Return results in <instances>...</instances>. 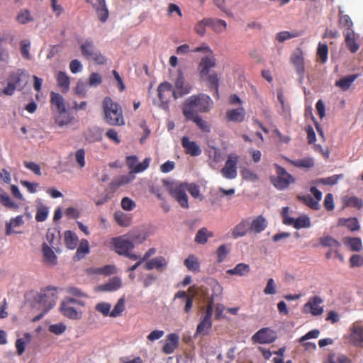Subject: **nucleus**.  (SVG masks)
I'll return each instance as SVG.
<instances>
[{"instance_id":"4d7b16f0","label":"nucleus","mask_w":363,"mask_h":363,"mask_svg":"<svg viewBox=\"0 0 363 363\" xmlns=\"http://www.w3.org/2000/svg\"><path fill=\"white\" fill-rule=\"evenodd\" d=\"M319 242L324 247H338L340 245V242L330 235L320 238Z\"/></svg>"},{"instance_id":"ddd939ff","label":"nucleus","mask_w":363,"mask_h":363,"mask_svg":"<svg viewBox=\"0 0 363 363\" xmlns=\"http://www.w3.org/2000/svg\"><path fill=\"white\" fill-rule=\"evenodd\" d=\"M323 303V300L320 296H313L304 304L303 311L315 316L320 315L323 313V307L320 306Z\"/></svg>"},{"instance_id":"2eb2a0df","label":"nucleus","mask_w":363,"mask_h":363,"mask_svg":"<svg viewBox=\"0 0 363 363\" xmlns=\"http://www.w3.org/2000/svg\"><path fill=\"white\" fill-rule=\"evenodd\" d=\"M290 61L295 67L296 71L300 78H303L305 74V63L303 51L300 48L296 49L290 57Z\"/></svg>"},{"instance_id":"c85d7f7f","label":"nucleus","mask_w":363,"mask_h":363,"mask_svg":"<svg viewBox=\"0 0 363 363\" xmlns=\"http://www.w3.org/2000/svg\"><path fill=\"white\" fill-rule=\"evenodd\" d=\"M56 80L62 92L67 93L69 89L70 79L69 76L65 72L60 71L56 75Z\"/></svg>"},{"instance_id":"dca6fc26","label":"nucleus","mask_w":363,"mask_h":363,"mask_svg":"<svg viewBox=\"0 0 363 363\" xmlns=\"http://www.w3.org/2000/svg\"><path fill=\"white\" fill-rule=\"evenodd\" d=\"M191 90V86L186 83L183 74L180 72L175 82V89L174 90L173 97L177 99L189 94Z\"/></svg>"},{"instance_id":"4c0bfd02","label":"nucleus","mask_w":363,"mask_h":363,"mask_svg":"<svg viewBox=\"0 0 363 363\" xmlns=\"http://www.w3.org/2000/svg\"><path fill=\"white\" fill-rule=\"evenodd\" d=\"M209 27L217 33H220L226 30V22L221 19L208 18Z\"/></svg>"},{"instance_id":"5fc2aeb1","label":"nucleus","mask_w":363,"mask_h":363,"mask_svg":"<svg viewBox=\"0 0 363 363\" xmlns=\"http://www.w3.org/2000/svg\"><path fill=\"white\" fill-rule=\"evenodd\" d=\"M339 26L340 27H345V30L352 29L353 22L348 15L342 14V11H340L339 13Z\"/></svg>"},{"instance_id":"e2e57ef3","label":"nucleus","mask_w":363,"mask_h":363,"mask_svg":"<svg viewBox=\"0 0 363 363\" xmlns=\"http://www.w3.org/2000/svg\"><path fill=\"white\" fill-rule=\"evenodd\" d=\"M230 250L227 248L225 245H221L216 250L217 261L220 263L224 261L226 256L229 253Z\"/></svg>"},{"instance_id":"bf43d9fd","label":"nucleus","mask_w":363,"mask_h":363,"mask_svg":"<svg viewBox=\"0 0 363 363\" xmlns=\"http://www.w3.org/2000/svg\"><path fill=\"white\" fill-rule=\"evenodd\" d=\"M206 26L209 27L208 18H203L196 24L194 30L200 36H203L206 33Z\"/></svg>"},{"instance_id":"b1692460","label":"nucleus","mask_w":363,"mask_h":363,"mask_svg":"<svg viewBox=\"0 0 363 363\" xmlns=\"http://www.w3.org/2000/svg\"><path fill=\"white\" fill-rule=\"evenodd\" d=\"M285 225H293L296 229H301L303 228H309L311 226V221L308 216L304 215L301 216L296 219L294 218H289L285 222Z\"/></svg>"},{"instance_id":"f03ea898","label":"nucleus","mask_w":363,"mask_h":363,"mask_svg":"<svg viewBox=\"0 0 363 363\" xmlns=\"http://www.w3.org/2000/svg\"><path fill=\"white\" fill-rule=\"evenodd\" d=\"M192 51L193 52H201L204 55L198 67L200 78L203 79L208 75L210 70L216 66V59L214 53L206 43L192 49Z\"/></svg>"},{"instance_id":"f8f14e48","label":"nucleus","mask_w":363,"mask_h":363,"mask_svg":"<svg viewBox=\"0 0 363 363\" xmlns=\"http://www.w3.org/2000/svg\"><path fill=\"white\" fill-rule=\"evenodd\" d=\"M276 338L274 331L269 328H263L252 335V340L260 344H269L274 342Z\"/></svg>"},{"instance_id":"3c124183","label":"nucleus","mask_w":363,"mask_h":363,"mask_svg":"<svg viewBox=\"0 0 363 363\" xmlns=\"http://www.w3.org/2000/svg\"><path fill=\"white\" fill-rule=\"evenodd\" d=\"M325 363H351V361L345 354H331L328 355Z\"/></svg>"},{"instance_id":"6e6552de","label":"nucleus","mask_w":363,"mask_h":363,"mask_svg":"<svg viewBox=\"0 0 363 363\" xmlns=\"http://www.w3.org/2000/svg\"><path fill=\"white\" fill-rule=\"evenodd\" d=\"M75 305L83 306V302L72 298H67L61 303L60 311L70 319H79L81 318V313L76 309Z\"/></svg>"},{"instance_id":"4468645a","label":"nucleus","mask_w":363,"mask_h":363,"mask_svg":"<svg viewBox=\"0 0 363 363\" xmlns=\"http://www.w3.org/2000/svg\"><path fill=\"white\" fill-rule=\"evenodd\" d=\"M157 92L161 106L164 108L167 106L170 98L173 96L172 86L167 82L161 83L157 88Z\"/></svg>"},{"instance_id":"49530a36","label":"nucleus","mask_w":363,"mask_h":363,"mask_svg":"<svg viewBox=\"0 0 363 363\" xmlns=\"http://www.w3.org/2000/svg\"><path fill=\"white\" fill-rule=\"evenodd\" d=\"M212 327V321L208 320L205 319H202L201 322L199 323L196 328L195 335H202L203 336L206 335L208 334V331Z\"/></svg>"},{"instance_id":"20e7f679","label":"nucleus","mask_w":363,"mask_h":363,"mask_svg":"<svg viewBox=\"0 0 363 363\" xmlns=\"http://www.w3.org/2000/svg\"><path fill=\"white\" fill-rule=\"evenodd\" d=\"M57 289L52 286H48L41 289L34 298L36 303L41 304L43 307V313L33 318L34 321L39 320L45 313L52 308L57 301Z\"/></svg>"},{"instance_id":"de8ad7c7","label":"nucleus","mask_w":363,"mask_h":363,"mask_svg":"<svg viewBox=\"0 0 363 363\" xmlns=\"http://www.w3.org/2000/svg\"><path fill=\"white\" fill-rule=\"evenodd\" d=\"M186 267L191 272H197L199 271V262L194 255H189L184 262Z\"/></svg>"},{"instance_id":"37998d69","label":"nucleus","mask_w":363,"mask_h":363,"mask_svg":"<svg viewBox=\"0 0 363 363\" xmlns=\"http://www.w3.org/2000/svg\"><path fill=\"white\" fill-rule=\"evenodd\" d=\"M297 199L303 202L304 204L310 207L311 209L318 210L320 208V204L318 201H315L311 195H298Z\"/></svg>"},{"instance_id":"4be33fe9","label":"nucleus","mask_w":363,"mask_h":363,"mask_svg":"<svg viewBox=\"0 0 363 363\" xmlns=\"http://www.w3.org/2000/svg\"><path fill=\"white\" fill-rule=\"evenodd\" d=\"M347 48L352 53H355L359 49V45L355 39V33L352 29L345 30L343 32Z\"/></svg>"},{"instance_id":"864d4df0","label":"nucleus","mask_w":363,"mask_h":363,"mask_svg":"<svg viewBox=\"0 0 363 363\" xmlns=\"http://www.w3.org/2000/svg\"><path fill=\"white\" fill-rule=\"evenodd\" d=\"M125 310V298L124 297L121 298L117 303L115 305L113 309L111 311L110 316L113 318L118 317Z\"/></svg>"},{"instance_id":"69168bd1","label":"nucleus","mask_w":363,"mask_h":363,"mask_svg":"<svg viewBox=\"0 0 363 363\" xmlns=\"http://www.w3.org/2000/svg\"><path fill=\"white\" fill-rule=\"evenodd\" d=\"M16 18L17 21L21 24H25L32 21V17L30 14V12L27 9L21 11Z\"/></svg>"},{"instance_id":"cd10ccee","label":"nucleus","mask_w":363,"mask_h":363,"mask_svg":"<svg viewBox=\"0 0 363 363\" xmlns=\"http://www.w3.org/2000/svg\"><path fill=\"white\" fill-rule=\"evenodd\" d=\"M82 55L86 59L90 60L91 57L96 52L94 40L91 38L86 39L80 45Z\"/></svg>"},{"instance_id":"7ed1b4c3","label":"nucleus","mask_w":363,"mask_h":363,"mask_svg":"<svg viewBox=\"0 0 363 363\" xmlns=\"http://www.w3.org/2000/svg\"><path fill=\"white\" fill-rule=\"evenodd\" d=\"M103 109L104 119L111 125H124L123 111L120 105L113 101L110 97H105L103 100Z\"/></svg>"},{"instance_id":"0e129e2a","label":"nucleus","mask_w":363,"mask_h":363,"mask_svg":"<svg viewBox=\"0 0 363 363\" xmlns=\"http://www.w3.org/2000/svg\"><path fill=\"white\" fill-rule=\"evenodd\" d=\"M342 177H343L342 174L333 175V176L327 177V178L320 179L317 181V183L322 184L324 185H334V184H337L339 179Z\"/></svg>"},{"instance_id":"603ef678","label":"nucleus","mask_w":363,"mask_h":363,"mask_svg":"<svg viewBox=\"0 0 363 363\" xmlns=\"http://www.w3.org/2000/svg\"><path fill=\"white\" fill-rule=\"evenodd\" d=\"M300 35H301L300 33L298 31H293V32L281 31L277 34L276 39L279 43H283L286 40L294 38L296 37H298Z\"/></svg>"},{"instance_id":"9d476101","label":"nucleus","mask_w":363,"mask_h":363,"mask_svg":"<svg viewBox=\"0 0 363 363\" xmlns=\"http://www.w3.org/2000/svg\"><path fill=\"white\" fill-rule=\"evenodd\" d=\"M238 157L235 154H230L226 160L224 167L221 169L222 175L228 179H233L237 177V164Z\"/></svg>"},{"instance_id":"5701e85b","label":"nucleus","mask_w":363,"mask_h":363,"mask_svg":"<svg viewBox=\"0 0 363 363\" xmlns=\"http://www.w3.org/2000/svg\"><path fill=\"white\" fill-rule=\"evenodd\" d=\"M24 223L23 216L22 215L17 216L12 218L5 225V234L10 235L13 233H21V231L15 230L16 228L23 225Z\"/></svg>"},{"instance_id":"bb28decb","label":"nucleus","mask_w":363,"mask_h":363,"mask_svg":"<svg viewBox=\"0 0 363 363\" xmlns=\"http://www.w3.org/2000/svg\"><path fill=\"white\" fill-rule=\"evenodd\" d=\"M225 116L228 121L241 123L245 119V111L242 107L234 108L228 111Z\"/></svg>"},{"instance_id":"09e8293b","label":"nucleus","mask_w":363,"mask_h":363,"mask_svg":"<svg viewBox=\"0 0 363 363\" xmlns=\"http://www.w3.org/2000/svg\"><path fill=\"white\" fill-rule=\"evenodd\" d=\"M345 244L348 245L352 251L359 252L362 250V242L359 238H347Z\"/></svg>"},{"instance_id":"2f4dec72","label":"nucleus","mask_w":363,"mask_h":363,"mask_svg":"<svg viewBox=\"0 0 363 363\" xmlns=\"http://www.w3.org/2000/svg\"><path fill=\"white\" fill-rule=\"evenodd\" d=\"M213 237V233L209 231L206 228H200L195 236L194 241L198 244L204 245L207 242L208 239Z\"/></svg>"},{"instance_id":"423d86ee","label":"nucleus","mask_w":363,"mask_h":363,"mask_svg":"<svg viewBox=\"0 0 363 363\" xmlns=\"http://www.w3.org/2000/svg\"><path fill=\"white\" fill-rule=\"evenodd\" d=\"M111 243L117 254L132 260H137L139 258V255L131 252V250L135 247V244L132 243V241L125 235L112 238Z\"/></svg>"},{"instance_id":"052dcab7","label":"nucleus","mask_w":363,"mask_h":363,"mask_svg":"<svg viewBox=\"0 0 363 363\" xmlns=\"http://www.w3.org/2000/svg\"><path fill=\"white\" fill-rule=\"evenodd\" d=\"M111 308V305L106 302L98 303L95 306V309L98 312L101 313L104 316H110Z\"/></svg>"},{"instance_id":"8fccbe9b","label":"nucleus","mask_w":363,"mask_h":363,"mask_svg":"<svg viewBox=\"0 0 363 363\" xmlns=\"http://www.w3.org/2000/svg\"><path fill=\"white\" fill-rule=\"evenodd\" d=\"M328 55V47L325 43H319L317 49V57L322 63L326 62Z\"/></svg>"},{"instance_id":"f257e3e1","label":"nucleus","mask_w":363,"mask_h":363,"mask_svg":"<svg viewBox=\"0 0 363 363\" xmlns=\"http://www.w3.org/2000/svg\"><path fill=\"white\" fill-rule=\"evenodd\" d=\"M213 102L211 97L205 94H199L189 96L182 104L183 115L199 114L208 113L212 108Z\"/></svg>"},{"instance_id":"79ce46f5","label":"nucleus","mask_w":363,"mask_h":363,"mask_svg":"<svg viewBox=\"0 0 363 363\" xmlns=\"http://www.w3.org/2000/svg\"><path fill=\"white\" fill-rule=\"evenodd\" d=\"M287 160L294 166L299 168H311L315 164L313 159L311 157H306L296 160L287 159Z\"/></svg>"},{"instance_id":"6e6d98bb","label":"nucleus","mask_w":363,"mask_h":363,"mask_svg":"<svg viewBox=\"0 0 363 363\" xmlns=\"http://www.w3.org/2000/svg\"><path fill=\"white\" fill-rule=\"evenodd\" d=\"M60 236L59 234L56 235L55 230H48L46 233V240L48 242V245L50 247L55 248L57 245Z\"/></svg>"},{"instance_id":"7c9ffc66","label":"nucleus","mask_w":363,"mask_h":363,"mask_svg":"<svg viewBox=\"0 0 363 363\" xmlns=\"http://www.w3.org/2000/svg\"><path fill=\"white\" fill-rule=\"evenodd\" d=\"M99 20L104 23L108 18V11L106 6L105 0H97V4L94 6Z\"/></svg>"},{"instance_id":"f3484780","label":"nucleus","mask_w":363,"mask_h":363,"mask_svg":"<svg viewBox=\"0 0 363 363\" xmlns=\"http://www.w3.org/2000/svg\"><path fill=\"white\" fill-rule=\"evenodd\" d=\"M182 147L186 155L191 157H196L201 154L200 146L195 142L191 141L187 136H183L181 139Z\"/></svg>"},{"instance_id":"393cba45","label":"nucleus","mask_w":363,"mask_h":363,"mask_svg":"<svg viewBox=\"0 0 363 363\" xmlns=\"http://www.w3.org/2000/svg\"><path fill=\"white\" fill-rule=\"evenodd\" d=\"M249 230H250V221L247 219H243L233 228L232 237L235 239L243 237Z\"/></svg>"},{"instance_id":"6ab92c4d","label":"nucleus","mask_w":363,"mask_h":363,"mask_svg":"<svg viewBox=\"0 0 363 363\" xmlns=\"http://www.w3.org/2000/svg\"><path fill=\"white\" fill-rule=\"evenodd\" d=\"M168 265V261L162 256L156 257L146 262L144 264V268L146 270H152L156 269L158 272H163L166 269Z\"/></svg>"},{"instance_id":"338daca9","label":"nucleus","mask_w":363,"mask_h":363,"mask_svg":"<svg viewBox=\"0 0 363 363\" xmlns=\"http://www.w3.org/2000/svg\"><path fill=\"white\" fill-rule=\"evenodd\" d=\"M20 44H21V52L22 56L24 58L29 60L30 58V52H29L30 46V41L28 40H22Z\"/></svg>"},{"instance_id":"72a5a7b5","label":"nucleus","mask_w":363,"mask_h":363,"mask_svg":"<svg viewBox=\"0 0 363 363\" xmlns=\"http://www.w3.org/2000/svg\"><path fill=\"white\" fill-rule=\"evenodd\" d=\"M132 241V243H142L147 238V234L144 230H133L125 235Z\"/></svg>"},{"instance_id":"0eeeda50","label":"nucleus","mask_w":363,"mask_h":363,"mask_svg":"<svg viewBox=\"0 0 363 363\" xmlns=\"http://www.w3.org/2000/svg\"><path fill=\"white\" fill-rule=\"evenodd\" d=\"M274 167L277 175L276 177L272 178V182L277 189L284 190L288 188L291 184L295 182L294 177L287 172L284 167L278 164H274Z\"/></svg>"},{"instance_id":"1a4fd4ad","label":"nucleus","mask_w":363,"mask_h":363,"mask_svg":"<svg viewBox=\"0 0 363 363\" xmlns=\"http://www.w3.org/2000/svg\"><path fill=\"white\" fill-rule=\"evenodd\" d=\"M169 192L170 196L174 199L182 208H189L186 183H181L178 185L172 186L169 189Z\"/></svg>"},{"instance_id":"680f3d73","label":"nucleus","mask_w":363,"mask_h":363,"mask_svg":"<svg viewBox=\"0 0 363 363\" xmlns=\"http://www.w3.org/2000/svg\"><path fill=\"white\" fill-rule=\"evenodd\" d=\"M48 208L45 206H40L38 208L36 215H35V220L38 222H43L45 221L48 216Z\"/></svg>"},{"instance_id":"c756f323","label":"nucleus","mask_w":363,"mask_h":363,"mask_svg":"<svg viewBox=\"0 0 363 363\" xmlns=\"http://www.w3.org/2000/svg\"><path fill=\"white\" fill-rule=\"evenodd\" d=\"M267 225L266 219L262 216H259L251 223L250 222V231L259 233L266 228Z\"/></svg>"},{"instance_id":"13d9d810","label":"nucleus","mask_w":363,"mask_h":363,"mask_svg":"<svg viewBox=\"0 0 363 363\" xmlns=\"http://www.w3.org/2000/svg\"><path fill=\"white\" fill-rule=\"evenodd\" d=\"M74 158L79 168L82 169L85 167V151L83 148L79 149L75 152Z\"/></svg>"},{"instance_id":"ea45409f","label":"nucleus","mask_w":363,"mask_h":363,"mask_svg":"<svg viewBox=\"0 0 363 363\" xmlns=\"http://www.w3.org/2000/svg\"><path fill=\"white\" fill-rule=\"evenodd\" d=\"M114 220L121 227H128L131 223V218L122 211H116L114 213Z\"/></svg>"},{"instance_id":"a211bd4d","label":"nucleus","mask_w":363,"mask_h":363,"mask_svg":"<svg viewBox=\"0 0 363 363\" xmlns=\"http://www.w3.org/2000/svg\"><path fill=\"white\" fill-rule=\"evenodd\" d=\"M43 262L48 267H55L57 264V257L54 252L52 247L48 243L42 244Z\"/></svg>"},{"instance_id":"c03bdc74","label":"nucleus","mask_w":363,"mask_h":363,"mask_svg":"<svg viewBox=\"0 0 363 363\" xmlns=\"http://www.w3.org/2000/svg\"><path fill=\"white\" fill-rule=\"evenodd\" d=\"M208 82V86L210 89H214L213 96L216 98L219 97L218 94V86H219V80L217 74L212 73L206 77Z\"/></svg>"},{"instance_id":"412c9836","label":"nucleus","mask_w":363,"mask_h":363,"mask_svg":"<svg viewBox=\"0 0 363 363\" xmlns=\"http://www.w3.org/2000/svg\"><path fill=\"white\" fill-rule=\"evenodd\" d=\"M187 121L194 122L203 133H210L211 125L208 121L203 120L199 114L183 115Z\"/></svg>"},{"instance_id":"a19ab883","label":"nucleus","mask_w":363,"mask_h":363,"mask_svg":"<svg viewBox=\"0 0 363 363\" xmlns=\"http://www.w3.org/2000/svg\"><path fill=\"white\" fill-rule=\"evenodd\" d=\"M65 242L67 248L74 250L77 245L78 237L74 233L67 230L65 233Z\"/></svg>"},{"instance_id":"39448f33","label":"nucleus","mask_w":363,"mask_h":363,"mask_svg":"<svg viewBox=\"0 0 363 363\" xmlns=\"http://www.w3.org/2000/svg\"><path fill=\"white\" fill-rule=\"evenodd\" d=\"M28 74L25 69H18L11 72L8 78L7 86L2 93L7 96L13 94L16 89L22 90L27 83Z\"/></svg>"},{"instance_id":"a18cd8bd","label":"nucleus","mask_w":363,"mask_h":363,"mask_svg":"<svg viewBox=\"0 0 363 363\" xmlns=\"http://www.w3.org/2000/svg\"><path fill=\"white\" fill-rule=\"evenodd\" d=\"M0 203L13 211H16L18 208V205L13 202L10 198L9 195L6 192H2L0 194Z\"/></svg>"},{"instance_id":"f704fd0d","label":"nucleus","mask_w":363,"mask_h":363,"mask_svg":"<svg viewBox=\"0 0 363 363\" xmlns=\"http://www.w3.org/2000/svg\"><path fill=\"white\" fill-rule=\"evenodd\" d=\"M250 266L245 263L238 264L233 269H228L226 273L230 275L245 276L250 272Z\"/></svg>"},{"instance_id":"58836bf2","label":"nucleus","mask_w":363,"mask_h":363,"mask_svg":"<svg viewBox=\"0 0 363 363\" xmlns=\"http://www.w3.org/2000/svg\"><path fill=\"white\" fill-rule=\"evenodd\" d=\"M89 252V245L87 240L83 239L81 240L77 250L74 259L79 260L83 258L86 254Z\"/></svg>"},{"instance_id":"a878e982","label":"nucleus","mask_w":363,"mask_h":363,"mask_svg":"<svg viewBox=\"0 0 363 363\" xmlns=\"http://www.w3.org/2000/svg\"><path fill=\"white\" fill-rule=\"evenodd\" d=\"M179 336L176 333H171L167 335V342L162 347V351L167 354L174 352L179 345Z\"/></svg>"},{"instance_id":"9b49d317","label":"nucleus","mask_w":363,"mask_h":363,"mask_svg":"<svg viewBox=\"0 0 363 363\" xmlns=\"http://www.w3.org/2000/svg\"><path fill=\"white\" fill-rule=\"evenodd\" d=\"M349 342L352 345L363 348V326L359 322L352 323L350 328Z\"/></svg>"},{"instance_id":"473e14b6","label":"nucleus","mask_w":363,"mask_h":363,"mask_svg":"<svg viewBox=\"0 0 363 363\" xmlns=\"http://www.w3.org/2000/svg\"><path fill=\"white\" fill-rule=\"evenodd\" d=\"M50 102L57 107L60 113H62L65 112V101L60 94L52 91L50 94Z\"/></svg>"},{"instance_id":"774afa93","label":"nucleus","mask_w":363,"mask_h":363,"mask_svg":"<svg viewBox=\"0 0 363 363\" xmlns=\"http://www.w3.org/2000/svg\"><path fill=\"white\" fill-rule=\"evenodd\" d=\"M351 267H359L363 266V257L360 255H353L350 258Z\"/></svg>"},{"instance_id":"aec40b11","label":"nucleus","mask_w":363,"mask_h":363,"mask_svg":"<svg viewBox=\"0 0 363 363\" xmlns=\"http://www.w3.org/2000/svg\"><path fill=\"white\" fill-rule=\"evenodd\" d=\"M84 137L89 143L99 142L103 138V130L97 126L90 127L84 132Z\"/></svg>"},{"instance_id":"c9c22d12","label":"nucleus","mask_w":363,"mask_h":363,"mask_svg":"<svg viewBox=\"0 0 363 363\" xmlns=\"http://www.w3.org/2000/svg\"><path fill=\"white\" fill-rule=\"evenodd\" d=\"M358 77V74H351L335 82V86L340 87L343 91H347Z\"/></svg>"},{"instance_id":"e433bc0d","label":"nucleus","mask_w":363,"mask_h":363,"mask_svg":"<svg viewBox=\"0 0 363 363\" xmlns=\"http://www.w3.org/2000/svg\"><path fill=\"white\" fill-rule=\"evenodd\" d=\"M122 284L121 280L117 277L111 279L107 283L101 286L103 291H114L121 288Z\"/></svg>"}]
</instances>
